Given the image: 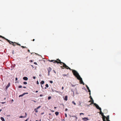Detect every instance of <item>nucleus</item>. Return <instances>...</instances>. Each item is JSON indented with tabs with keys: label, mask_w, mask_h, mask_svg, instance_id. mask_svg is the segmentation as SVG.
I'll use <instances>...</instances> for the list:
<instances>
[{
	"label": "nucleus",
	"mask_w": 121,
	"mask_h": 121,
	"mask_svg": "<svg viewBox=\"0 0 121 121\" xmlns=\"http://www.w3.org/2000/svg\"><path fill=\"white\" fill-rule=\"evenodd\" d=\"M29 61L30 62H33V60H30V61Z\"/></svg>",
	"instance_id": "36"
},
{
	"label": "nucleus",
	"mask_w": 121,
	"mask_h": 121,
	"mask_svg": "<svg viewBox=\"0 0 121 121\" xmlns=\"http://www.w3.org/2000/svg\"><path fill=\"white\" fill-rule=\"evenodd\" d=\"M43 96V95H42V94H41V95H40V97H42V96Z\"/></svg>",
	"instance_id": "41"
},
{
	"label": "nucleus",
	"mask_w": 121,
	"mask_h": 121,
	"mask_svg": "<svg viewBox=\"0 0 121 121\" xmlns=\"http://www.w3.org/2000/svg\"><path fill=\"white\" fill-rule=\"evenodd\" d=\"M36 83H37V84H39V82H38V81H37L36 82Z\"/></svg>",
	"instance_id": "38"
},
{
	"label": "nucleus",
	"mask_w": 121,
	"mask_h": 121,
	"mask_svg": "<svg viewBox=\"0 0 121 121\" xmlns=\"http://www.w3.org/2000/svg\"><path fill=\"white\" fill-rule=\"evenodd\" d=\"M64 99L66 101H67V100L68 99L67 96H65V98Z\"/></svg>",
	"instance_id": "14"
},
{
	"label": "nucleus",
	"mask_w": 121,
	"mask_h": 121,
	"mask_svg": "<svg viewBox=\"0 0 121 121\" xmlns=\"http://www.w3.org/2000/svg\"><path fill=\"white\" fill-rule=\"evenodd\" d=\"M10 85V83L9 82L8 84V85L6 86L5 87V89L7 90L8 88L9 87Z\"/></svg>",
	"instance_id": "8"
},
{
	"label": "nucleus",
	"mask_w": 121,
	"mask_h": 121,
	"mask_svg": "<svg viewBox=\"0 0 121 121\" xmlns=\"http://www.w3.org/2000/svg\"><path fill=\"white\" fill-rule=\"evenodd\" d=\"M41 107L40 106H39L37 108H36V109H38L39 108H40Z\"/></svg>",
	"instance_id": "29"
},
{
	"label": "nucleus",
	"mask_w": 121,
	"mask_h": 121,
	"mask_svg": "<svg viewBox=\"0 0 121 121\" xmlns=\"http://www.w3.org/2000/svg\"><path fill=\"white\" fill-rule=\"evenodd\" d=\"M83 119L84 120V121H86L85 120H88V118H87L84 117V118H83Z\"/></svg>",
	"instance_id": "19"
},
{
	"label": "nucleus",
	"mask_w": 121,
	"mask_h": 121,
	"mask_svg": "<svg viewBox=\"0 0 121 121\" xmlns=\"http://www.w3.org/2000/svg\"><path fill=\"white\" fill-rule=\"evenodd\" d=\"M22 87V86L21 85L19 86H18V88H21Z\"/></svg>",
	"instance_id": "31"
},
{
	"label": "nucleus",
	"mask_w": 121,
	"mask_h": 121,
	"mask_svg": "<svg viewBox=\"0 0 121 121\" xmlns=\"http://www.w3.org/2000/svg\"><path fill=\"white\" fill-rule=\"evenodd\" d=\"M18 45L21 46V45L20 44H18Z\"/></svg>",
	"instance_id": "60"
},
{
	"label": "nucleus",
	"mask_w": 121,
	"mask_h": 121,
	"mask_svg": "<svg viewBox=\"0 0 121 121\" xmlns=\"http://www.w3.org/2000/svg\"><path fill=\"white\" fill-rule=\"evenodd\" d=\"M25 116H24V117H26V116H27V113L26 112H25Z\"/></svg>",
	"instance_id": "28"
},
{
	"label": "nucleus",
	"mask_w": 121,
	"mask_h": 121,
	"mask_svg": "<svg viewBox=\"0 0 121 121\" xmlns=\"http://www.w3.org/2000/svg\"><path fill=\"white\" fill-rule=\"evenodd\" d=\"M22 96H24V95H24V93H23V94H22Z\"/></svg>",
	"instance_id": "49"
},
{
	"label": "nucleus",
	"mask_w": 121,
	"mask_h": 121,
	"mask_svg": "<svg viewBox=\"0 0 121 121\" xmlns=\"http://www.w3.org/2000/svg\"><path fill=\"white\" fill-rule=\"evenodd\" d=\"M35 121H41V119H40L39 121L36 120Z\"/></svg>",
	"instance_id": "53"
},
{
	"label": "nucleus",
	"mask_w": 121,
	"mask_h": 121,
	"mask_svg": "<svg viewBox=\"0 0 121 121\" xmlns=\"http://www.w3.org/2000/svg\"><path fill=\"white\" fill-rule=\"evenodd\" d=\"M41 87H42V88H43V86H42V85H41Z\"/></svg>",
	"instance_id": "62"
},
{
	"label": "nucleus",
	"mask_w": 121,
	"mask_h": 121,
	"mask_svg": "<svg viewBox=\"0 0 121 121\" xmlns=\"http://www.w3.org/2000/svg\"><path fill=\"white\" fill-rule=\"evenodd\" d=\"M0 119L2 121H5L4 118L3 117H0Z\"/></svg>",
	"instance_id": "13"
},
{
	"label": "nucleus",
	"mask_w": 121,
	"mask_h": 121,
	"mask_svg": "<svg viewBox=\"0 0 121 121\" xmlns=\"http://www.w3.org/2000/svg\"><path fill=\"white\" fill-rule=\"evenodd\" d=\"M78 79L80 81V83L81 84H83V85H84V83L83 82L82 78L80 77L79 78H78Z\"/></svg>",
	"instance_id": "7"
},
{
	"label": "nucleus",
	"mask_w": 121,
	"mask_h": 121,
	"mask_svg": "<svg viewBox=\"0 0 121 121\" xmlns=\"http://www.w3.org/2000/svg\"><path fill=\"white\" fill-rule=\"evenodd\" d=\"M63 76L64 77L65 76H66V75L64 74V75H63Z\"/></svg>",
	"instance_id": "51"
},
{
	"label": "nucleus",
	"mask_w": 121,
	"mask_h": 121,
	"mask_svg": "<svg viewBox=\"0 0 121 121\" xmlns=\"http://www.w3.org/2000/svg\"><path fill=\"white\" fill-rule=\"evenodd\" d=\"M21 47L22 48H27V47H24L23 46H21Z\"/></svg>",
	"instance_id": "24"
},
{
	"label": "nucleus",
	"mask_w": 121,
	"mask_h": 121,
	"mask_svg": "<svg viewBox=\"0 0 121 121\" xmlns=\"http://www.w3.org/2000/svg\"><path fill=\"white\" fill-rule=\"evenodd\" d=\"M22 96H22V94L20 95L19 96V97H22Z\"/></svg>",
	"instance_id": "39"
},
{
	"label": "nucleus",
	"mask_w": 121,
	"mask_h": 121,
	"mask_svg": "<svg viewBox=\"0 0 121 121\" xmlns=\"http://www.w3.org/2000/svg\"><path fill=\"white\" fill-rule=\"evenodd\" d=\"M37 110L38 109H36V108H35L34 109V110L35 111V112L36 113H37L38 112V111Z\"/></svg>",
	"instance_id": "21"
},
{
	"label": "nucleus",
	"mask_w": 121,
	"mask_h": 121,
	"mask_svg": "<svg viewBox=\"0 0 121 121\" xmlns=\"http://www.w3.org/2000/svg\"><path fill=\"white\" fill-rule=\"evenodd\" d=\"M100 111V112H99V113L102 116H103V121H106L105 120L106 117L104 115L103 113L101 111V110Z\"/></svg>",
	"instance_id": "4"
},
{
	"label": "nucleus",
	"mask_w": 121,
	"mask_h": 121,
	"mask_svg": "<svg viewBox=\"0 0 121 121\" xmlns=\"http://www.w3.org/2000/svg\"><path fill=\"white\" fill-rule=\"evenodd\" d=\"M110 121V120H107L106 121Z\"/></svg>",
	"instance_id": "64"
},
{
	"label": "nucleus",
	"mask_w": 121,
	"mask_h": 121,
	"mask_svg": "<svg viewBox=\"0 0 121 121\" xmlns=\"http://www.w3.org/2000/svg\"><path fill=\"white\" fill-rule=\"evenodd\" d=\"M52 92H54V91H55L57 93V92H59V93H60V92H58V91H55V90H53L52 89Z\"/></svg>",
	"instance_id": "16"
},
{
	"label": "nucleus",
	"mask_w": 121,
	"mask_h": 121,
	"mask_svg": "<svg viewBox=\"0 0 121 121\" xmlns=\"http://www.w3.org/2000/svg\"><path fill=\"white\" fill-rule=\"evenodd\" d=\"M23 84H24L26 85V84H27V83L26 82H23Z\"/></svg>",
	"instance_id": "23"
},
{
	"label": "nucleus",
	"mask_w": 121,
	"mask_h": 121,
	"mask_svg": "<svg viewBox=\"0 0 121 121\" xmlns=\"http://www.w3.org/2000/svg\"><path fill=\"white\" fill-rule=\"evenodd\" d=\"M6 103V102H1V103L2 104H4V103Z\"/></svg>",
	"instance_id": "35"
},
{
	"label": "nucleus",
	"mask_w": 121,
	"mask_h": 121,
	"mask_svg": "<svg viewBox=\"0 0 121 121\" xmlns=\"http://www.w3.org/2000/svg\"><path fill=\"white\" fill-rule=\"evenodd\" d=\"M23 88H26V86H23Z\"/></svg>",
	"instance_id": "50"
},
{
	"label": "nucleus",
	"mask_w": 121,
	"mask_h": 121,
	"mask_svg": "<svg viewBox=\"0 0 121 121\" xmlns=\"http://www.w3.org/2000/svg\"><path fill=\"white\" fill-rule=\"evenodd\" d=\"M63 88H64V87H62V90H63Z\"/></svg>",
	"instance_id": "63"
},
{
	"label": "nucleus",
	"mask_w": 121,
	"mask_h": 121,
	"mask_svg": "<svg viewBox=\"0 0 121 121\" xmlns=\"http://www.w3.org/2000/svg\"><path fill=\"white\" fill-rule=\"evenodd\" d=\"M45 86L46 87H48V84H46L45 85Z\"/></svg>",
	"instance_id": "30"
},
{
	"label": "nucleus",
	"mask_w": 121,
	"mask_h": 121,
	"mask_svg": "<svg viewBox=\"0 0 121 121\" xmlns=\"http://www.w3.org/2000/svg\"><path fill=\"white\" fill-rule=\"evenodd\" d=\"M24 93L25 95H26V94H28V92Z\"/></svg>",
	"instance_id": "34"
},
{
	"label": "nucleus",
	"mask_w": 121,
	"mask_h": 121,
	"mask_svg": "<svg viewBox=\"0 0 121 121\" xmlns=\"http://www.w3.org/2000/svg\"><path fill=\"white\" fill-rule=\"evenodd\" d=\"M44 82L43 81H42L40 83L41 85L43 84H44Z\"/></svg>",
	"instance_id": "15"
},
{
	"label": "nucleus",
	"mask_w": 121,
	"mask_h": 121,
	"mask_svg": "<svg viewBox=\"0 0 121 121\" xmlns=\"http://www.w3.org/2000/svg\"><path fill=\"white\" fill-rule=\"evenodd\" d=\"M31 100L32 101H33L34 102H36V101H35V100Z\"/></svg>",
	"instance_id": "42"
},
{
	"label": "nucleus",
	"mask_w": 121,
	"mask_h": 121,
	"mask_svg": "<svg viewBox=\"0 0 121 121\" xmlns=\"http://www.w3.org/2000/svg\"><path fill=\"white\" fill-rule=\"evenodd\" d=\"M91 99V100H93L92 98V97L91 96H90L89 97Z\"/></svg>",
	"instance_id": "27"
},
{
	"label": "nucleus",
	"mask_w": 121,
	"mask_h": 121,
	"mask_svg": "<svg viewBox=\"0 0 121 121\" xmlns=\"http://www.w3.org/2000/svg\"><path fill=\"white\" fill-rule=\"evenodd\" d=\"M12 45L14 46H15V45H16L15 44H14V43H13Z\"/></svg>",
	"instance_id": "47"
},
{
	"label": "nucleus",
	"mask_w": 121,
	"mask_h": 121,
	"mask_svg": "<svg viewBox=\"0 0 121 121\" xmlns=\"http://www.w3.org/2000/svg\"><path fill=\"white\" fill-rule=\"evenodd\" d=\"M81 114L84 115V113H80V115H81Z\"/></svg>",
	"instance_id": "43"
},
{
	"label": "nucleus",
	"mask_w": 121,
	"mask_h": 121,
	"mask_svg": "<svg viewBox=\"0 0 121 121\" xmlns=\"http://www.w3.org/2000/svg\"><path fill=\"white\" fill-rule=\"evenodd\" d=\"M48 61H49L50 62H52L54 61H55L53 63H57V64H60V60H59L58 59V60H48Z\"/></svg>",
	"instance_id": "3"
},
{
	"label": "nucleus",
	"mask_w": 121,
	"mask_h": 121,
	"mask_svg": "<svg viewBox=\"0 0 121 121\" xmlns=\"http://www.w3.org/2000/svg\"><path fill=\"white\" fill-rule=\"evenodd\" d=\"M72 103L74 105H76L75 103L74 102V101H73L72 102Z\"/></svg>",
	"instance_id": "25"
},
{
	"label": "nucleus",
	"mask_w": 121,
	"mask_h": 121,
	"mask_svg": "<svg viewBox=\"0 0 121 121\" xmlns=\"http://www.w3.org/2000/svg\"><path fill=\"white\" fill-rule=\"evenodd\" d=\"M55 114L56 116H57L59 114V112H55Z\"/></svg>",
	"instance_id": "20"
},
{
	"label": "nucleus",
	"mask_w": 121,
	"mask_h": 121,
	"mask_svg": "<svg viewBox=\"0 0 121 121\" xmlns=\"http://www.w3.org/2000/svg\"><path fill=\"white\" fill-rule=\"evenodd\" d=\"M79 104H78V105L79 106H82L81 105V102L80 101H79L78 102Z\"/></svg>",
	"instance_id": "18"
},
{
	"label": "nucleus",
	"mask_w": 121,
	"mask_h": 121,
	"mask_svg": "<svg viewBox=\"0 0 121 121\" xmlns=\"http://www.w3.org/2000/svg\"><path fill=\"white\" fill-rule=\"evenodd\" d=\"M49 82L51 83H52L53 82L52 81H49Z\"/></svg>",
	"instance_id": "32"
},
{
	"label": "nucleus",
	"mask_w": 121,
	"mask_h": 121,
	"mask_svg": "<svg viewBox=\"0 0 121 121\" xmlns=\"http://www.w3.org/2000/svg\"><path fill=\"white\" fill-rule=\"evenodd\" d=\"M38 92V91H35V92H36V93H37V92Z\"/></svg>",
	"instance_id": "56"
},
{
	"label": "nucleus",
	"mask_w": 121,
	"mask_h": 121,
	"mask_svg": "<svg viewBox=\"0 0 121 121\" xmlns=\"http://www.w3.org/2000/svg\"><path fill=\"white\" fill-rule=\"evenodd\" d=\"M50 72H48V76H49L50 75Z\"/></svg>",
	"instance_id": "45"
},
{
	"label": "nucleus",
	"mask_w": 121,
	"mask_h": 121,
	"mask_svg": "<svg viewBox=\"0 0 121 121\" xmlns=\"http://www.w3.org/2000/svg\"><path fill=\"white\" fill-rule=\"evenodd\" d=\"M0 37L1 38H3L4 39H6L8 42H9L10 44H13V43H14V42H13L10 41L8 39H6L4 37H3L2 36L0 35Z\"/></svg>",
	"instance_id": "5"
},
{
	"label": "nucleus",
	"mask_w": 121,
	"mask_h": 121,
	"mask_svg": "<svg viewBox=\"0 0 121 121\" xmlns=\"http://www.w3.org/2000/svg\"><path fill=\"white\" fill-rule=\"evenodd\" d=\"M89 102H91V103L90 104V105H91V104H94L95 103H94V101L93 100H91Z\"/></svg>",
	"instance_id": "10"
},
{
	"label": "nucleus",
	"mask_w": 121,
	"mask_h": 121,
	"mask_svg": "<svg viewBox=\"0 0 121 121\" xmlns=\"http://www.w3.org/2000/svg\"><path fill=\"white\" fill-rule=\"evenodd\" d=\"M86 87L87 89L88 90V92H91V91H90V90L88 87L86 85Z\"/></svg>",
	"instance_id": "12"
},
{
	"label": "nucleus",
	"mask_w": 121,
	"mask_h": 121,
	"mask_svg": "<svg viewBox=\"0 0 121 121\" xmlns=\"http://www.w3.org/2000/svg\"><path fill=\"white\" fill-rule=\"evenodd\" d=\"M29 118H28L27 119H26L25 121H27L28 119Z\"/></svg>",
	"instance_id": "48"
},
{
	"label": "nucleus",
	"mask_w": 121,
	"mask_h": 121,
	"mask_svg": "<svg viewBox=\"0 0 121 121\" xmlns=\"http://www.w3.org/2000/svg\"><path fill=\"white\" fill-rule=\"evenodd\" d=\"M28 52H30V51L29 49H28Z\"/></svg>",
	"instance_id": "52"
},
{
	"label": "nucleus",
	"mask_w": 121,
	"mask_h": 121,
	"mask_svg": "<svg viewBox=\"0 0 121 121\" xmlns=\"http://www.w3.org/2000/svg\"><path fill=\"white\" fill-rule=\"evenodd\" d=\"M16 66V65L15 64H14L13 66V67L14 68Z\"/></svg>",
	"instance_id": "46"
},
{
	"label": "nucleus",
	"mask_w": 121,
	"mask_h": 121,
	"mask_svg": "<svg viewBox=\"0 0 121 121\" xmlns=\"http://www.w3.org/2000/svg\"><path fill=\"white\" fill-rule=\"evenodd\" d=\"M51 98V97L50 96H49L48 97V100H49Z\"/></svg>",
	"instance_id": "26"
},
{
	"label": "nucleus",
	"mask_w": 121,
	"mask_h": 121,
	"mask_svg": "<svg viewBox=\"0 0 121 121\" xmlns=\"http://www.w3.org/2000/svg\"><path fill=\"white\" fill-rule=\"evenodd\" d=\"M48 72H50L52 70V68L50 67H49V68L47 69Z\"/></svg>",
	"instance_id": "9"
},
{
	"label": "nucleus",
	"mask_w": 121,
	"mask_h": 121,
	"mask_svg": "<svg viewBox=\"0 0 121 121\" xmlns=\"http://www.w3.org/2000/svg\"><path fill=\"white\" fill-rule=\"evenodd\" d=\"M14 43H16V44L17 45H18V43H15V42H14Z\"/></svg>",
	"instance_id": "59"
},
{
	"label": "nucleus",
	"mask_w": 121,
	"mask_h": 121,
	"mask_svg": "<svg viewBox=\"0 0 121 121\" xmlns=\"http://www.w3.org/2000/svg\"><path fill=\"white\" fill-rule=\"evenodd\" d=\"M94 105L95 106L96 108L98 109H99V110H101V108H100L99 106L95 103L94 104Z\"/></svg>",
	"instance_id": "6"
},
{
	"label": "nucleus",
	"mask_w": 121,
	"mask_h": 121,
	"mask_svg": "<svg viewBox=\"0 0 121 121\" xmlns=\"http://www.w3.org/2000/svg\"><path fill=\"white\" fill-rule=\"evenodd\" d=\"M67 110H68V109H67V108H66V109H65V111H67Z\"/></svg>",
	"instance_id": "57"
},
{
	"label": "nucleus",
	"mask_w": 121,
	"mask_h": 121,
	"mask_svg": "<svg viewBox=\"0 0 121 121\" xmlns=\"http://www.w3.org/2000/svg\"><path fill=\"white\" fill-rule=\"evenodd\" d=\"M14 51L13 50V52H12V53L13 54H14V53H13V52H14Z\"/></svg>",
	"instance_id": "61"
},
{
	"label": "nucleus",
	"mask_w": 121,
	"mask_h": 121,
	"mask_svg": "<svg viewBox=\"0 0 121 121\" xmlns=\"http://www.w3.org/2000/svg\"><path fill=\"white\" fill-rule=\"evenodd\" d=\"M31 66L33 68H34V67H33V65H31Z\"/></svg>",
	"instance_id": "54"
},
{
	"label": "nucleus",
	"mask_w": 121,
	"mask_h": 121,
	"mask_svg": "<svg viewBox=\"0 0 121 121\" xmlns=\"http://www.w3.org/2000/svg\"><path fill=\"white\" fill-rule=\"evenodd\" d=\"M7 117H9L10 116V115H8L7 116Z\"/></svg>",
	"instance_id": "58"
},
{
	"label": "nucleus",
	"mask_w": 121,
	"mask_h": 121,
	"mask_svg": "<svg viewBox=\"0 0 121 121\" xmlns=\"http://www.w3.org/2000/svg\"><path fill=\"white\" fill-rule=\"evenodd\" d=\"M33 79H35L36 78V77L35 76H33Z\"/></svg>",
	"instance_id": "37"
},
{
	"label": "nucleus",
	"mask_w": 121,
	"mask_h": 121,
	"mask_svg": "<svg viewBox=\"0 0 121 121\" xmlns=\"http://www.w3.org/2000/svg\"><path fill=\"white\" fill-rule=\"evenodd\" d=\"M19 118H25V117H24V116H20L19 117Z\"/></svg>",
	"instance_id": "22"
},
{
	"label": "nucleus",
	"mask_w": 121,
	"mask_h": 121,
	"mask_svg": "<svg viewBox=\"0 0 121 121\" xmlns=\"http://www.w3.org/2000/svg\"><path fill=\"white\" fill-rule=\"evenodd\" d=\"M23 79L25 80L26 81L28 80V78L27 77H23Z\"/></svg>",
	"instance_id": "11"
},
{
	"label": "nucleus",
	"mask_w": 121,
	"mask_h": 121,
	"mask_svg": "<svg viewBox=\"0 0 121 121\" xmlns=\"http://www.w3.org/2000/svg\"><path fill=\"white\" fill-rule=\"evenodd\" d=\"M72 72L73 73L74 75L77 78V79H78V78H79L80 77L78 73L76 71L74 70H73L72 71Z\"/></svg>",
	"instance_id": "2"
},
{
	"label": "nucleus",
	"mask_w": 121,
	"mask_h": 121,
	"mask_svg": "<svg viewBox=\"0 0 121 121\" xmlns=\"http://www.w3.org/2000/svg\"><path fill=\"white\" fill-rule=\"evenodd\" d=\"M65 116L66 117H67V115L66 114H65Z\"/></svg>",
	"instance_id": "55"
},
{
	"label": "nucleus",
	"mask_w": 121,
	"mask_h": 121,
	"mask_svg": "<svg viewBox=\"0 0 121 121\" xmlns=\"http://www.w3.org/2000/svg\"><path fill=\"white\" fill-rule=\"evenodd\" d=\"M105 118H106V120H109V115L108 116H107V117H106Z\"/></svg>",
	"instance_id": "17"
},
{
	"label": "nucleus",
	"mask_w": 121,
	"mask_h": 121,
	"mask_svg": "<svg viewBox=\"0 0 121 121\" xmlns=\"http://www.w3.org/2000/svg\"><path fill=\"white\" fill-rule=\"evenodd\" d=\"M61 68H62L63 69H64L65 68H66L67 69H69V70H71V69L69 68L68 66H67L65 63L61 62Z\"/></svg>",
	"instance_id": "1"
},
{
	"label": "nucleus",
	"mask_w": 121,
	"mask_h": 121,
	"mask_svg": "<svg viewBox=\"0 0 121 121\" xmlns=\"http://www.w3.org/2000/svg\"><path fill=\"white\" fill-rule=\"evenodd\" d=\"M24 93L25 95H26V94H28V92Z\"/></svg>",
	"instance_id": "33"
},
{
	"label": "nucleus",
	"mask_w": 121,
	"mask_h": 121,
	"mask_svg": "<svg viewBox=\"0 0 121 121\" xmlns=\"http://www.w3.org/2000/svg\"><path fill=\"white\" fill-rule=\"evenodd\" d=\"M34 63L35 64V65H37V63L36 62H34Z\"/></svg>",
	"instance_id": "40"
},
{
	"label": "nucleus",
	"mask_w": 121,
	"mask_h": 121,
	"mask_svg": "<svg viewBox=\"0 0 121 121\" xmlns=\"http://www.w3.org/2000/svg\"><path fill=\"white\" fill-rule=\"evenodd\" d=\"M17 78H16H16H15V81H17Z\"/></svg>",
	"instance_id": "44"
}]
</instances>
